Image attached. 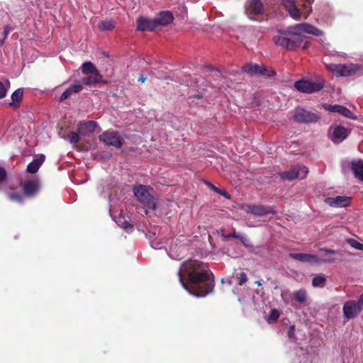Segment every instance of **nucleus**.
Instances as JSON below:
<instances>
[{
  "mask_svg": "<svg viewBox=\"0 0 363 363\" xmlns=\"http://www.w3.org/2000/svg\"><path fill=\"white\" fill-rule=\"evenodd\" d=\"M182 286L191 294L203 297L214 288L213 275L206 264L189 259L181 264L177 272Z\"/></svg>",
  "mask_w": 363,
  "mask_h": 363,
  "instance_id": "nucleus-1",
  "label": "nucleus"
},
{
  "mask_svg": "<svg viewBox=\"0 0 363 363\" xmlns=\"http://www.w3.org/2000/svg\"><path fill=\"white\" fill-rule=\"evenodd\" d=\"M302 7L298 9L300 6L298 3L296 4L294 0H282L284 7L288 11L290 16L294 19H298L301 15L306 18L311 11V4L313 0H301Z\"/></svg>",
  "mask_w": 363,
  "mask_h": 363,
  "instance_id": "nucleus-2",
  "label": "nucleus"
},
{
  "mask_svg": "<svg viewBox=\"0 0 363 363\" xmlns=\"http://www.w3.org/2000/svg\"><path fill=\"white\" fill-rule=\"evenodd\" d=\"M303 40V36L297 33H288L286 36L275 35L274 43L283 48L294 50L298 48Z\"/></svg>",
  "mask_w": 363,
  "mask_h": 363,
  "instance_id": "nucleus-3",
  "label": "nucleus"
},
{
  "mask_svg": "<svg viewBox=\"0 0 363 363\" xmlns=\"http://www.w3.org/2000/svg\"><path fill=\"white\" fill-rule=\"evenodd\" d=\"M133 191L138 199L144 204L145 206L142 208V210L145 214L148 213L149 209L155 210L156 208L155 198L150 194L147 186L143 185L135 186Z\"/></svg>",
  "mask_w": 363,
  "mask_h": 363,
  "instance_id": "nucleus-4",
  "label": "nucleus"
},
{
  "mask_svg": "<svg viewBox=\"0 0 363 363\" xmlns=\"http://www.w3.org/2000/svg\"><path fill=\"white\" fill-rule=\"evenodd\" d=\"M326 68L328 71L335 74L337 77H348L354 74L358 70L359 67L356 65H327Z\"/></svg>",
  "mask_w": 363,
  "mask_h": 363,
  "instance_id": "nucleus-5",
  "label": "nucleus"
},
{
  "mask_svg": "<svg viewBox=\"0 0 363 363\" xmlns=\"http://www.w3.org/2000/svg\"><path fill=\"white\" fill-rule=\"evenodd\" d=\"M308 169L306 167L295 166L289 171L279 173L283 181H291L295 179H303L306 177Z\"/></svg>",
  "mask_w": 363,
  "mask_h": 363,
  "instance_id": "nucleus-6",
  "label": "nucleus"
},
{
  "mask_svg": "<svg viewBox=\"0 0 363 363\" xmlns=\"http://www.w3.org/2000/svg\"><path fill=\"white\" fill-rule=\"evenodd\" d=\"M295 88L303 93L311 94L322 89L324 86L323 81L312 82L308 80H300L294 84Z\"/></svg>",
  "mask_w": 363,
  "mask_h": 363,
  "instance_id": "nucleus-7",
  "label": "nucleus"
},
{
  "mask_svg": "<svg viewBox=\"0 0 363 363\" xmlns=\"http://www.w3.org/2000/svg\"><path fill=\"white\" fill-rule=\"evenodd\" d=\"M293 118L295 121L300 123H314L319 119V116L317 114L301 108L294 110Z\"/></svg>",
  "mask_w": 363,
  "mask_h": 363,
  "instance_id": "nucleus-8",
  "label": "nucleus"
},
{
  "mask_svg": "<svg viewBox=\"0 0 363 363\" xmlns=\"http://www.w3.org/2000/svg\"><path fill=\"white\" fill-rule=\"evenodd\" d=\"M242 70L243 72H245L250 76L260 74L267 77H272L275 75L274 71L269 70L264 67H262L259 65L252 63L246 64L242 67Z\"/></svg>",
  "mask_w": 363,
  "mask_h": 363,
  "instance_id": "nucleus-9",
  "label": "nucleus"
},
{
  "mask_svg": "<svg viewBox=\"0 0 363 363\" xmlns=\"http://www.w3.org/2000/svg\"><path fill=\"white\" fill-rule=\"evenodd\" d=\"M99 139L104 144L108 146H113L116 148H121L123 145L118 133L116 131H105L99 136Z\"/></svg>",
  "mask_w": 363,
  "mask_h": 363,
  "instance_id": "nucleus-10",
  "label": "nucleus"
},
{
  "mask_svg": "<svg viewBox=\"0 0 363 363\" xmlns=\"http://www.w3.org/2000/svg\"><path fill=\"white\" fill-rule=\"evenodd\" d=\"M361 308L354 300H350L345 303L342 311L345 319L350 320L355 318L360 312Z\"/></svg>",
  "mask_w": 363,
  "mask_h": 363,
  "instance_id": "nucleus-11",
  "label": "nucleus"
},
{
  "mask_svg": "<svg viewBox=\"0 0 363 363\" xmlns=\"http://www.w3.org/2000/svg\"><path fill=\"white\" fill-rule=\"evenodd\" d=\"M330 139L335 143H340L347 138L350 130L341 125H335L331 128Z\"/></svg>",
  "mask_w": 363,
  "mask_h": 363,
  "instance_id": "nucleus-12",
  "label": "nucleus"
},
{
  "mask_svg": "<svg viewBox=\"0 0 363 363\" xmlns=\"http://www.w3.org/2000/svg\"><path fill=\"white\" fill-rule=\"evenodd\" d=\"M21 186L26 196H34L40 189V185L38 179L26 180L21 183Z\"/></svg>",
  "mask_w": 363,
  "mask_h": 363,
  "instance_id": "nucleus-13",
  "label": "nucleus"
},
{
  "mask_svg": "<svg viewBox=\"0 0 363 363\" xmlns=\"http://www.w3.org/2000/svg\"><path fill=\"white\" fill-rule=\"evenodd\" d=\"M263 11V4L260 0H250L247 2L246 13L250 18L255 19V16L262 14Z\"/></svg>",
  "mask_w": 363,
  "mask_h": 363,
  "instance_id": "nucleus-14",
  "label": "nucleus"
},
{
  "mask_svg": "<svg viewBox=\"0 0 363 363\" xmlns=\"http://www.w3.org/2000/svg\"><path fill=\"white\" fill-rule=\"evenodd\" d=\"M351 198L345 196H337L335 197H328L325 203L333 207H345L349 206Z\"/></svg>",
  "mask_w": 363,
  "mask_h": 363,
  "instance_id": "nucleus-15",
  "label": "nucleus"
},
{
  "mask_svg": "<svg viewBox=\"0 0 363 363\" xmlns=\"http://www.w3.org/2000/svg\"><path fill=\"white\" fill-rule=\"evenodd\" d=\"M174 16L170 11H161L157 16L155 18V25L166 26L173 21Z\"/></svg>",
  "mask_w": 363,
  "mask_h": 363,
  "instance_id": "nucleus-16",
  "label": "nucleus"
},
{
  "mask_svg": "<svg viewBox=\"0 0 363 363\" xmlns=\"http://www.w3.org/2000/svg\"><path fill=\"white\" fill-rule=\"evenodd\" d=\"M156 27L155 19L140 17L137 21V29L141 31H152Z\"/></svg>",
  "mask_w": 363,
  "mask_h": 363,
  "instance_id": "nucleus-17",
  "label": "nucleus"
},
{
  "mask_svg": "<svg viewBox=\"0 0 363 363\" xmlns=\"http://www.w3.org/2000/svg\"><path fill=\"white\" fill-rule=\"evenodd\" d=\"M289 257L293 259L299 261L301 262H318L319 259L317 256L311 254L306 253H290Z\"/></svg>",
  "mask_w": 363,
  "mask_h": 363,
  "instance_id": "nucleus-18",
  "label": "nucleus"
},
{
  "mask_svg": "<svg viewBox=\"0 0 363 363\" xmlns=\"http://www.w3.org/2000/svg\"><path fill=\"white\" fill-rule=\"evenodd\" d=\"M248 212L258 216L275 213V211L271 207L257 205L248 206Z\"/></svg>",
  "mask_w": 363,
  "mask_h": 363,
  "instance_id": "nucleus-19",
  "label": "nucleus"
},
{
  "mask_svg": "<svg viewBox=\"0 0 363 363\" xmlns=\"http://www.w3.org/2000/svg\"><path fill=\"white\" fill-rule=\"evenodd\" d=\"M294 28L304 33L315 36H320L323 35V32L321 30L306 23L297 24Z\"/></svg>",
  "mask_w": 363,
  "mask_h": 363,
  "instance_id": "nucleus-20",
  "label": "nucleus"
},
{
  "mask_svg": "<svg viewBox=\"0 0 363 363\" xmlns=\"http://www.w3.org/2000/svg\"><path fill=\"white\" fill-rule=\"evenodd\" d=\"M45 160V156L40 154L36 157L27 166V172L31 174L36 173L40 166L43 164Z\"/></svg>",
  "mask_w": 363,
  "mask_h": 363,
  "instance_id": "nucleus-21",
  "label": "nucleus"
},
{
  "mask_svg": "<svg viewBox=\"0 0 363 363\" xmlns=\"http://www.w3.org/2000/svg\"><path fill=\"white\" fill-rule=\"evenodd\" d=\"M97 123L95 121H89L84 123H80L78 130L82 135H88L95 131Z\"/></svg>",
  "mask_w": 363,
  "mask_h": 363,
  "instance_id": "nucleus-22",
  "label": "nucleus"
},
{
  "mask_svg": "<svg viewBox=\"0 0 363 363\" xmlns=\"http://www.w3.org/2000/svg\"><path fill=\"white\" fill-rule=\"evenodd\" d=\"M350 166L355 177L363 182V160H359L352 162L350 163Z\"/></svg>",
  "mask_w": 363,
  "mask_h": 363,
  "instance_id": "nucleus-23",
  "label": "nucleus"
},
{
  "mask_svg": "<svg viewBox=\"0 0 363 363\" xmlns=\"http://www.w3.org/2000/svg\"><path fill=\"white\" fill-rule=\"evenodd\" d=\"M102 80V76L97 72L96 73L91 74L89 77L84 78L82 80V84L91 86L100 83Z\"/></svg>",
  "mask_w": 363,
  "mask_h": 363,
  "instance_id": "nucleus-24",
  "label": "nucleus"
},
{
  "mask_svg": "<svg viewBox=\"0 0 363 363\" xmlns=\"http://www.w3.org/2000/svg\"><path fill=\"white\" fill-rule=\"evenodd\" d=\"M81 70L84 74H91L99 72L96 66L91 62H86L83 63L81 67Z\"/></svg>",
  "mask_w": 363,
  "mask_h": 363,
  "instance_id": "nucleus-25",
  "label": "nucleus"
},
{
  "mask_svg": "<svg viewBox=\"0 0 363 363\" xmlns=\"http://www.w3.org/2000/svg\"><path fill=\"white\" fill-rule=\"evenodd\" d=\"M23 95V89L19 88L16 89L11 95L12 102L9 103V106H13L16 104H19Z\"/></svg>",
  "mask_w": 363,
  "mask_h": 363,
  "instance_id": "nucleus-26",
  "label": "nucleus"
},
{
  "mask_svg": "<svg viewBox=\"0 0 363 363\" xmlns=\"http://www.w3.org/2000/svg\"><path fill=\"white\" fill-rule=\"evenodd\" d=\"M294 298L298 303H304L307 299L306 291L303 289H301L293 293Z\"/></svg>",
  "mask_w": 363,
  "mask_h": 363,
  "instance_id": "nucleus-27",
  "label": "nucleus"
},
{
  "mask_svg": "<svg viewBox=\"0 0 363 363\" xmlns=\"http://www.w3.org/2000/svg\"><path fill=\"white\" fill-rule=\"evenodd\" d=\"M326 282V278L323 274L315 276L312 281V285L314 287H323Z\"/></svg>",
  "mask_w": 363,
  "mask_h": 363,
  "instance_id": "nucleus-28",
  "label": "nucleus"
},
{
  "mask_svg": "<svg viewBox=\"0 0 363 363\" xmlns=\"http://www.w3.org/2000/svg\"><path fill=\"white\" fill-rule=\"evenodd\" d=\"M114 26V23L112 21L106 20L99 24V29L101 31L110 30L113 29Z\"/></svg>",
  "mask_w": 363,
  "mask_h": 363,
  "instance_id": "nucleus-29",
  "label": "nucleus"
},
{
  "mask_svg": "<svg viewBox=\"0 0 363 363\" xmlns=\"http://www.w3.org/2000/svg\"><path fill=\"white\" fill-rule=\"evenodd\" d=\"M10 85V82L8 79L4 80V82L0 81V99L4 98L6 96V93Z\"/></svg>",
  "mask_w": 363,
  "mask_h": 363,
  "instance_id": "nucleus-30",
  "label": "nucleus"
},
{
  "mask_svg": "<svg viewBox=\"0 0 363 363\" xmlns=\"http://www.w3.org/2000/svg\"><path fill=\"white\" fill-rule=\"evenodd\" d=\"M338 113H340L347 118H352V119L357 118V117L352 113V111L349 108H347V107H345L343 106H340V111Z\"/></svg>",
  "mask_w": 363,
  "mask_h": 363,
  "instance_id": "nucleus-31",
  "label": "nucleus"
},
{
  "mask_svg": "<svg viewBox=\"0 0 363 363\" xmlns=\"http://www.w3.org/2000/svg\"><path fill=\"white\" fill-rule=\"evenodd\" d=\"M279 317V311L277 309L274 308L270 311L269 317L267 318V322L269 323H274L278 320Z\"/></svg>",
  "mask_w": 363,
  "mask_h": 363,
  "instance_id": "nucleus-32",
  "label": "nucleus"
},
{
  "mask_svg": "<svg viewBox=\"0 0 363 363\" xmlns=\"http://www.w3.org/2000/svg\"><path fill=\"white\" fill-rule=\"evenodd\" d=\"M208 186L211 188L212 190H213L215 192L223 196L225 199H230V194L225 190H222L216 186H215L212 184H208Z\"/></svg>",
  "mask_w": 363,
  "mask_h": 363,
  "instance_id": "nucleus-33",
  "label": "nucleus"
},
{
  "mask_svg": "<svg viewBox=\"0 0 363 363\" xmlns=\"http://www.w3.org/2000/svg\"><path fill=\"white\" fill-rule=\"evenodd\" d=\"M8 196L10 200L13 201H16L20 203H23V199L21 195L16 192H11L8 194Z\"/></svg>",
  "mask_w": 363,
  "mask_h": 363,
  "instance_id": "nucleus-34",
  "label": "nucleus"
},
{
  "mask_svg": "<svg viewBox=\"0 0 363 363\" xmlns=\"http://www.w3.org/2000/svg\"><path fill=\"white\" fill-rule=\"evenodd\" d=\"M347 242L353 248L359 250H363V245L354 239H347Z\"/></svg>",
  "mask_w": 363,
  "mask_h": 363,
  "instance_id": "nucleus-35",
  "label": "nucleus"
},
{
  "mask_svg": "<svg viewBox=\"0 0 363 363\" xmlns=\"http://www.w3.org/2000/svg\"><path fill=\"white\" fill-rule=\"evenodd\" d=\"M82 83L77 82L74 84V85L69 86L68 89L70 90L71 94L73 93H79L82 90Z\"/></svg>",
  "mask_w": 363,
  "mask_h": 363,
  "instance_id": "nucleus-36",
  "label": "nucleus"
},
{
  "mask_svg": "<svg viewBox=\"0 0 363 363\" xmlns=\"http://www.w3.org/2000/svg\"><path fill=\"white\" fill-rule=\"evenodd\" d=\"M232 238L239 239L244 245H245L246 238L240 235L237 234L236 233H233V234L225 236V239H230Z\"/></svg>",
  "mask_w": 363,
  "mask_h": 363,
  "instance_id": "nucleus-37",
  "label": "nucleus"
},
{
  "mask_svg": "<svg viewBox=\"0 0 363 363\" xmlns=\"http://www.w3.org/2000/svg\"><path fill=\"white\" fill-rule=\"evenodd\" d=\"M69 140L72 144H76L79 141V135L75 132H72L69 136Z\"/></svg>",
  "mask_w": 363,
  "mask_h": 363,
  "instance_id": "nucleus-38",
  "label": "nucleus"
},
{
  "mask_svg": "<svg viewBox=\"0 0 363 363\" xmlns=\"http://www.w3.org/2000/svg\"><path fill=\"white\" fill-rule=\"evenodd\" d=\"M238 284L240 286L243 285L247 281V274L245 272L240 273L239 276L238 277Z\"/></svg>",
  "mask_w": 363,
  "mask_h": 363,
  "instance_id": "nucleus-39",
  "label": "nucleus"
},
{
  "mask_svg": "<svg viewBox=\"0 0 363 363\" xmlns=\"http://www.w3.org/2000/svg\"><path fill=\"white\" fill-rule=\"evenodd\" d=\"M72 95L70 90L69 89H66L60 96V101H63L64 100L67 99Z\"/></svg>",
  "mask_w": 363,
  "mask_h": 363,
  "instance_id": "nucleus-40",
  "label": "nucleus"
},
{
  "mask_svg": "<svg viewBox=\"0 0 363 363\" xmlns=\"http://www.w3.org/2000/svg\"><path fill=\"white\" fill-rule=\"evenodd\" d=\"M341 105H329L327 109L330 112L339 113Z\"/></svg>",
  "mask_w": 363,
  "mask_h": 363,
  "instance_id": "nucleus-41",
  "label": "nucleus"
},
{
  "mask_svg": "<svg viewBox=\"0 0 363 363\" xmlns=\"http://www.w3.org/2000/svg\"><path fill=\"white\" fill-rule=\"evenodd\" d=\"M6 170L0 167V182H4L6 179Z\"/></svg>",
  "mask_w": 363,
  "mask_h": 363,
  "instance_id": "nucleus-42",
  "label": "nucleus"
},
{
  "mask_svg": "<svg viewBox=\"0 0 363 363\" xmlns=\"http://www.w3.org/2000/svg\"><path fill=\"white\" fill-rule=\"evenodd\" d=\"M319 250L320 252H325L328 255H335V254L338 253L337 251H335V250H330V249H328V248H325V247H321V248L319 249Z\"/></svg>",
  "mask_w": 363,
  "mask_h": 363,
  "instance_id": "nucleus-43",
  "label": "nucleus"
},
{
  "mask_svg": "<svg viewBox=\"0 0 363 363\" xmlns=\"http://www.w3.org/2000/svg\"><path fill=\"white\" fill-rule=\"evenodd\" d=\"M151 246L155 249H162L164 247L163 244L158 242L157 240L152 241Z\"/></svg>",
  "mask_w": 363,
  "mask_h": 363,
  "instance_id": "nucleus-44",
  "label": "nucleus"
},
{
  "mask_svg": "<svg viewBox=\"0 0 363 363\" xmlns=\"http://www.w3.org/2000/svg\"><path fill=\"white\" fill-rule=\"evenodd\" d=\"M12 28L11 26H6L5 28H4V30L2 33V35H3V38L4 39H6L8 36V35L9 34V33L11 31Z\"/></svg>",
  "mask_w": 363,
  "mask_h": 363,
  "instance_id": "nucleus-45",
  "label": "nucleus"
},
{
  "mask_svg": "<svg viewBox=\"0 0 363 363\" xmlns=\"http://www.w3.org/2000/svg\"><path fill=\"white\" fill-rule=\"evenodd\" d=\"M361 310H363V293L360 295L358 301H357Z\"/></svg>",
  "mask_w": 363,
  "mask_h": 363,
  "instance_id": "nucleus-46",
  "label": "nucleus"
},
{
  "mask_svg": "<svg viewBox=\"0 0 363 363\" xmlns=\"http://www.w3.org/2000/svg\"><path fill=\"white\" fill-rule=\"evenodd\" d=\"M336 259L334 257H328L322 260V262L329 264L334 263Z\"/></svg>",
  "mask_w": 363,
  "mask_h": 363,
  "instance_id": "nucleus-47",
  "label": "nucleus"
},
{
  "mask_svg": "<svg viewBox=\"0 0 363 363\" xmlns=\"http://www.w3.org/2000/svg\"><path fill=\"white\" fill-rule=\"evenodd\" d=\"M120 225L124 229H128V228L131 227V225L126 220H124Z\"/></svg>",
  "mask_w": 363,
  "mask_h": 363,
  "instance_id": "nucleus-48",
  "label": "nucleus"
},
{
  "mask_svg": "<svg viewBox=\"0 0 363 363\" xmlns=\"http://www.w3.org/2000/svg\"><path fill=\"white\" fill-rule=\"evenodd\" d=\"M146 80V77H143V75L139 78V82L140 83H144Z\"/></svg>",
  "mask_w": 363,
  "mask_h": 363,
  "instance_id": "nucleus-49",
  "label": "nucleus"
},
{
  "mask_svg": "<svg viewBox=\"0 0 363 363\" xmlns=\"http://www.w3.org/2000/svg\"><path fill=\"white\" fill-rule=\"evenodd\" d=\"M6 39H4L3 38L0 39V46L3 45Z\"/></svg>",
  "mask_w": 363,
  "mask_h": 363,
  "instance_id": "nucleus-50",
  "label": "nucleus"
},
{
  "mask_svg": "<svg viewBox=\"0 0 363 363\" xmlns=\"http://www.w3.org/2000/svg\"><path fill=\"white\" fill-rule=\"evenodd\" d=\"M256 284H257V285H259V286H260V285H261V283H260V281H256Z\"/></svg>",
  "mask_w": 363,
  "mask_h": 363,
  "instance_id": "nucleus-51",
  "label": "nucleus"
},
{
  "mask_svg": "<svg viewBox=\"0 0 363 363\" xmlns=\"http://www.w3.org/2000/svg\"><path fill=\"white\" fill-rule=\"evenodd\" d=\"M221 282H222V283H224V279H221Z\"/></svg>",
  "mask_w": 363,
  "mask_h": 363,
  "instance_id": "nucleus-52",
  "label": "nucleus"
}]
</instances>
